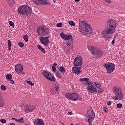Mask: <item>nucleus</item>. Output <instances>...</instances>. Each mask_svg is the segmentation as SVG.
Here are the masks:
<instances>
[{
  "instance_id": "obj_1",
  "label": "nucleus",
  "mask_w": 125,
  "mask_h": 125,
  "mask_svg": "<svg viewBox=\"0 0 125 125\" xmlns=\"http://www.w3.org/2000/svg\"><path fill=\"white\" fill-rule=\"evenodd\" d=\"M118 26V22L115 20L108 19L105 24V29L101 32L103 37L115 33V29Z\"/></svg>"
},
{
  "instance_id": "obj_2",
  "label": "nucleus",
  "mask_w": 125,
  "mask_h": 125,
  "mask_svg": "<svg viewBox=\"0 0 125 125\" xmlns=\"http://www.w3.org/2000/svg\"><path fill=\"white\" fill-rule=\"evenodd\" d=\"M91 26L89 24L86 23L85 21H81L79 22V32L82 35H85L86 33L91 32Z\"/></svg>"
},
{
  "instance_id": "obj_3",
  "label": "nucleus",
  "mask_w": 125,
  "mask_h": 125,
  "mask_svg": "<svg viewBox=\"0 0 125 125\" xmlns=\"http://www.w3.org/2000/svg\"><path fill=\"white\" fill-rule=\"evenodd\" d=\"M88 92L90 93H102L103 90L101 89V84L95 82L94 85L88 86L87 88ZM98 89H101L98 91Z\"/></svg>"
},
{
  "instance_id": "obj_4",
  "label": "nucleus",
  "mask_w": 125,
  "mask_h": 125,
  "mask_svg": "<svg viewBox=\"0 0 125 125\" xmlns=\"http://www.w3.org/2000/svg\"><path fill=\"white\" fill-rule=\"evenodd\" d=\"M18 12L21 15H25V14H31L32 11L30 6L27 5H22L19 8Z\"/></svg>"
},
{
  "instance_id": "obj_5",
  "label": "nucleus",
  "mask_w": 125,
  "mask_h": 125,
  "mask_svg": "<svg viewBox=\"0 0 125 125\" xmlns=\"http://www.w3.org/2000/svg\"><path fill=\"white\" fill-rule=\"evenodd\" d=\"M37 31L39 36H46L49 32V28L46 27L40 26L38 29H37Z\"/></svg>"
},
{
  "instance_id": "obj_6",
  "label": "nucleus",
  "mask_w": 125,
  "mask_h": 125,
  "mask_svg": "<svg viewBox=\"0 0 125 125\" xmlns=\"http://www.w3.org/2000/svg\"><path fill=\"white\" fill-rule=\"evenodd\" d=\"M66 98L69 99V100H72V101H77V100H80V96L79 94L76 93H68L65 94Z\"/></svg>"
},
{
  "instance_id": "obj_7",
  "label": "nucleus",
  "mask_w": 125,
  "mask_h": 125,
  "mask_svg": "<svg viewBox=\"0 0 125 125\" xmlns=\"http://www.w3.org/2000/svg\"><path fill=\"white\" fill-rule=\"evenodd\" d=\"M95 118V114L94 112L92 111V109H89L87 112V120L88 121V125H92V121L94 120Z\"/></svg>"
},
{
  "instance_id": "obj_8",
  "label": "nucleus",
  "mask_w": 125,
  "mask_h": 125,
  "mask_svg": "<svg viewBox=\"0 0 125 125\" xmlns=\"http://www.w3.org/2000/svg\"><path fill=\"white\" fill-rule=\"evenodd\" d=\"M88 50L91 51V53L92 54H93V55H98V56H103V52L100 50V49L96 48V47H94L91 46H89Z\"/></svg>"
},
{
  "instance_id": "obj_9",
  "label": "nucleus",
  "mask_w": 125,
  "mask_h": 125,
  "mask_svg": "<svg viewBox=\"0 0 125 125\" xmlns=\"http://www.w3.org/2000/svg\"><path fill=\"white\" fill-rule=\"evenodd\" d=\"M42 74L43 75L44 77L47 79V80H48L49 81H50L51 82H56V79H55V77L51 73L46 71V70H43L42 72Z\"/></svg>"
},
{
  "instance_id": "obj_10",
  "label": "nucleus",
  "mask_w": 125,
  "mask_h": 125,
  "mask_svg": "<svg viewBox=\"0 0 125 125\" xmlns=\"http://www.w3.org/2000/svg\"><path fill=\"white\" fill-rule=\"evenodd\" d=\"M104 66L106 68L108 74H111L112 72H113L116 68V65L112 62H107L106 64H104Z\"/></svg>"
},
{
  "instance_id": "obj_11",
  "label": "nucleus",
  "mask_w": 125,
  "mask_h": 125,
  "mask_svg": "<svg viewBox=\"0 0 125 125\" xmlns=\"http://www.w3.org/2000/svg\"><path fill=\"white\" fill-rule=\"evenodd\" d=\"M113 92L115 96L118 97L119 100H122L124 98V94L120 88L118 87H115Z\"/></svg>"
},
{
  "instance_id": "obj_12",
  "label": "nucleus",
  "mask_w": 125,
  "mask_h": 125,
  "mask_svg": "<svg viewBox=\"0 0 125 125\" xmlns=\"http://www.w3.org/2000/svg\"><path fill=\"white\" fill-rule=\"evenodd\" d=\"M74 66L78 67L83 65V58L82 57H77L74 60Z\"/></svg>"
},
{
  "instance_id": "obj_13",
  "label": "nucleus",
  "mask_w": 125,
  "mask_h": 125,
  "mask_svg": "<svg viewBox=\"0 0 125 125\" xmlns=\"http://www.w3.org/2000/svg\"><path fill=\"white\" fill-rule=\"evenodd\" d=\"M59 88H60L59 84H53L51 89L50 90V91L51 93H52L53 94H56L57 93H58V90H59Z\"/></svg>"
},
{
  "instance_id": "obj_14",
  "label": "nucleus",
  "mask_w": 125,
  "mask_h": 125,
  "mask_svg": "<svg viewBox=\"0 0 125 125\" xmlns=\"http://www.w3.org/2000/svg\"><path fill=\"white\" fill-rule=\"evenodd\" d=\"M25 112L29 113V112H33L34 110H36V106L35 105H26L25 106Z\"/></svg>"
},
{
  "instance_id": "obj_15",
  "label": "nucleus",
  "mask_w": 125,
  "mask_h": 125,
  "mask_svg": "<svg viewBox=\"0 0 125 125\" xmlns=\"http://www.w3.org/2000/svg\"><path fill=\"white\" fill-rule=\"evenodd\" d=\"M60 36L61 38H62V39L65 40V41L71 40V39L73 38V36L70 34H64V33L63 32L60 34Z\"/></svg>"
},
{
  "instance_id": "obj_16",
  "label": "nucleus",
  "mask_w": 125,
  "mask_h": 125,
  "mask_svg": "<svg viewBox=\"0 0 125 125\" xmlns=\"http://www.w3.org/2000/svg\"><path fill=\"white\" fill-rule=\"evenodd\" d=\"M39 39L41 43L44 44V45H45V46H46V45L49 43V40H46L45 37H40Z\"/></svg>"
},
{
  "instance_id": "obj_17",
  "label": "nucleus",
  "mask_w": 125,
  "mask_h": 125,
  "mask_svg": "<svg viewBox=\"0 0 125 125\" xmlns=\"http://www.w3.org/2000/svg\"><path fill=\"white\" fill-rule=\"evenodd\" d=\"M81 70H82V67H76L74 66L72 68L73 73H75L76 75H80L81 74Z\"/></svg>"
},
{
  "instance_id": "obj_18",
  "label": "nucleus",
  "mask_w": 125,
  "mask_h": 125,
  "mask_svg": "<svg viewBox=\"0 0 125 125\" xmlns=\"http://www.w3.org/2000/svg\"><path fill=\"white\" fill-rule=\"evenodd\" d=\"M15 71L18 73H21L23 71V66L21 64H17L15 65Z\"/></svg>"
},
{
  "instance_id": "obj_19",
  "label": "nucleus",
  "mask_w": 125,
  "mask_h": 125,
  "mask_svg": "<svg viewBox=\"0 0 125 125\" xmlns=\"http://www.w3.org/2000/svg\"><path fill=\"white\" fill-rule=\"evenodd\" d=\"M34 124L35 125H44V122H43V120L41 119H35L34 120Z\"/></svg>"
},
{
  "instance_id": "obj_20",
  "label": "nucleus",
  "mask_w": 125,
  "mask_h": 125,
  "mask_svg": "<svg viewBox=\"0 0 125 125\" xmlns=\"http://www.w3.org/2000/svg\"><path fill=\"white\" fill-rule=\"evenodd\" d=\"M34 1L37 4H47L46 0H34Z\"/></svg>"
},
{
  "instance_id": "obj_21",
  "label": "nucleus",
  "mask_w": 125,
  "mask_h": 125,
  "mask_svg": "<svg viewBox=\"0 0 125 125\" xmlns=\"http://www.w3.org/2000/svg\"><path fill=\"white\" fill-rule=\"evenodd\" d=\"M79 81L80 82H87L85 83H84V84L85 85H89V86H90V84L89 83V78H81Z\"/></svg>"
},
{
  "instance_id": "obj_22",
  "label": "nucleus",
  "mask_w": 125,
  "mask_h": 125,
  "mask_svg": "<svg viewBox=\"0 0 125 125\" xmlns=\"http://www.w3.org/2000/svg\"><path fill=\"white\" fill-rule=\"evenodd\" d=\"M4 106V99H3V96L0 92V107H2Z\"/></svg>"
},
{
  "instance_id": "obj_23",
  "label": "nucleus",
  "mask_w": 125,
  "mask_h": 125,
  "mask_svg": "<svg viewBox=\"0 0 125 125\" xmlns=\"http://www.w3.org/2000/svg\"><path fill=\"white\" fill-rule=\"evenodd\" d=\"M59 70L62 74H65L66 72V69L64 68V66H60L59 67Z\"/></svg>"
},
{
  "instance_id": "obj_24",
  "label": "nucleus",
  "mask_w": 125,
  "mask_h": 125,
  "mask_svg": "<svg viewBox=\"0 0 125 125\" xmlns=\"http://www.w3.org/2000/svg\"><path fill=\"white\" fill-rule=\"evenodd\" d=\"M15 121L17 122V123H20V124H23V123H24V119H23V117H21L20 119H15Z\"/></svg>"
},
{
  "instance_id": "obj_25",
  "label": "nucleus",
  "mask_w": 125,
  "mask_h": 125,
  "mask_svg": "<svg viewBox=\"0 0 125 125\" xmlns=\"http://www.w3.org/2000/svg\"><path fill=\"white\" fill-rule=\"evenodd\" d=\"M7 2L10 5H13L15 3V1L14 0H8Z\"/></svg>"
},
{
  "instance_id": "obj_26",
  "label": "nucleus",
  "mask_w": 125,
  "mask_h": 125,
  "mask_svg": "<svg viewBox=\"0 0 125 125\" xmlns=\"http://www.w3.org/2000/svg\"><path fill=\"white\" fill-rule=\"evenodd\" d=\"M56 76L57 78H58V79H61V78L62 77V75H61L60 72H59V71H57L56 73Z\"/></svg>"
},
{
  "instance_id": "obj_27",
  "label": "nucleus",
  "mask_w": 125,
  "mask_h": 125,
  "mask_svg": "<svg viewBox=\"0 0 125 125\" xmlns=\"http://www.w3.org/2000/svg\"><path fill=\"white\" fill-rule=\"evenodd\" d=\"M8 49L9 50H11V41L10 40L8 41Z\"/></svg>"
},
{
  "instance_id": "obj_28",
  "label": "nucleus",
  "mask_w": 125,
  "mask_h": 125,
  "mask_svg": "<svg viewBox=\"0 0 125 125\" xmlns=\"http://www.w3.org/2000/svg\"><path fill=\"white\" fill-rule=\"evenodd\" d=\"M57 65V63H55L52 66V69L53 71H54V72H55V71H56V66Z\"/></svg>"
},
{
  "instance_id": "obj_29",
  "label": "nucleus",
  "mask_w": 125,
  "mask_h": 125,
  "mask_svg": "<svg viewBox=\"0 0 125 125\" xmlns=\"http://www.w3.org/2000/svg\"><path fill=\"white\" fill-rule=\"evenodd\" d=\"M23 40L25 41L26 42H27L29 40V37H28V35H25L23 36Z\"/></svg>"
},
{
  "instance_id": "obj_30",
  "label": "nucleus",
  "mask_w": 125,
  "mask_h": 125,
  "mask_svg": "<svg viewBox=\"0 0 125 125\" xmlns=\"http://www.w3.org/2000/svg\"><path fill=\"white\" fill-rule=\"evenodd\" d=\"M6 78L7 80H11L12 79V75H11V74H8L6 76Z\"/></svg>"
},
{
  "instance_id": "obj_31",
  "label": "nucleus",
  "mask_w": 125,
  "mask_h": 125,
  "mask_svg": "<svg viewBox=\"0 0 125 125\" xmlns=\"http://www.w3.org/2000/svg\"><path fill=\"white\" fill-rule=\"evenodd\" d=\"M0 88L3 91H5V90H6V87L5 86H4V85H1Z\"/></svg>"
},
{
  "instance_id": "obj_32",
  "label": "nucleus",
  "mask_w": 125,
  "mask_h": 125,
  "mask_svg": "<svg viewBox=\"0 0 125 125\" xmlns=\"http://www.w3.org/2000/svg\"><path fill=\"white\" fill-rule=\"evenodd\" d=\"M9 24L11 27H12V28H14L15 25H14V22H12V21H10L9 22Z\"/></svg>"
},
{
  "instance_id": "obj_33",
  "label": "nucleus",
  "mask_w": 125,
  "mask_h": 125,
  "mask_svg": "<svg viewBox=\"0 0 125 125\" xmlns=\"http://www.w3.org/2000/svg\"><path fill=\"white\" fill-rule=\"evenodd\" d=\"M57 27H58L59 28H62V27H63V24H62V23H59L57 24Z\"/></svg>"
},
{
  "instance_id": "obj_34",
  "label": "nucleus",
  "mask_w": 125,
  "mask_h": 125,
  "mask_svg": "<svg viewBox=\"0 0 125 125\" xmlns=\"http://www.w3.org/2000/svg\"><path fill=\"white\" fill-rule=\"evenodd\" d=\"M69 25H71V26H75L76 23L73 21H70L69 22Z\"/></svg>"
},
{
  "instance_id": "obj_35",
  "label": "nucleus",
  "mask_w": 125,
  "mask_h": 125,
  "mask_svg": "<svg viewBox=\"0 0 125 125\" xmlns=\"http://www.w3.org/2000/svg\"><path fill=\"white\" fill-rule=\"evenodd\" d=\"M18 45H19V46H20V47H24V43L19 42L18 43Z\"/></svg>"
},
{
  "instance_id": "obj_36",
  "label": "nucleus",
  "mask_w": 125,
  "mask_h": 125,
  "mask_svg": "<svg viewBox=\"0 0 125 125\" xmlns=\"http://www.w3.org/2000/svg\"><path fill=\"white\" fill-rule=\"evenodd\" d=\"M27 83H28V84H30V85L33 86L34 85V83H32V82L30 81H26Z\"/></svg>"
},
{
  "instance_id": "obj_37",
  "label": "nucleus",
  "mask_w": 125,
  "mask_h": 125,
  "mask_svg": "<svg viewBox=\"0 0 125 125\" xmlns=\"http://www.w3.org/2000/svg\"><path fill=\"white\" fill-rule=\"evenodd\" d=\"M0 122L2 123V124H6V120H5V119H0Z\"/></svg>"
},
{
  "instance_id": "obj_38",
  "label": "nucleus",
  "mask_w": 125,
  "mask_h": 125,
  "mask_svg": "<svg viewBox=\"0 0 125 125\" xmlns=\"http://www.w3.org/2000/svg\"><path fill=\"white\" fill-rule=\"evenodd\" d=\"M117 108H121L123 107V104H117Z\"/></svg>"
},
{
  "instance_id": "obj_39",
  "label": "nucleus",
  "mask_w": 125,
  "mask_h": 125,
  "mask_svg": "<svg viewBox=\"0 0 125 125\" xmlns=\"http://www.w3.org/2000/svg\"><path fill=\"white\" fill-rule=\"evenodd\" d=\"M103 37H104V39L105 41H108V40H109V39H110V37H108V36L106 37V36H104Z\"/></svg>"
},
{
  "instance_id": "obj_40",
  "label": "nucleus",
  "mask_w": 125,
  "mask_h": 125,
  "mask_svg": "<svg viewBox=\"0 0 125 125\" xmlns=\"http://www.w3.org/2000/svg\"><path fill=\"white\" fill-rule=\"evenodd\" d=\"M112 98L114 99V100H118V99H119V97L116 96L112 97Z\"/></svg>"
},
{
  "instance_id": "obj_41",
  "label": "nucleus",
  "mask_w": 125,
  "mask_h": 125,
  "mask_svg": "<svg viewBox=\"0 0 125 125\" xmlns=\"http://www.w3.org/2000/svg\"><path fill=\"white\" fill-rule=\"evenodd\" d=\"M38 49H40L41 50L42 48V47L41 45H38L37 46Z\"/></svg>"
},
{
  "instance_id": "obj_42",
  "label": "nucleus",
  "mask_w": 125,
  "mask_h": 125,
  "mask_svg": "<svg viewBox=\"0 0 125 125\" xmlns=\"http://www.w3.org/2000/svg\"><path fill=\"white\" fill-rule=\"evenodd\" d=\"M42 52L43 53H45L46 51H45V50L43 48H42L41 49Z\"/></svg>"
},
{
  "instance_id": "obj_43",
  "label": "nucleus",
  "mask_w": 125,
  "mask_h": 125,
  "mask_svg": "<svg viewBox=\"0 0 125 125\" xmlns=\"http://www.w3.org/2000/svg\"><path fill=\"white\" fill-rule=\"evenodd\" d=\"M42 52L43 53H45L46 51H45V50L43 48H42L41 49Z\"/></svg>"
},
{
  "instance_id": "obj_44",
  "label": "nucleus",
  "mask_w": 125,
  "mask_h": 125,
  "mask_svg": "<svg viewBox=\"0 0 125 125\" xmlns=\"http://www.w3.org/2000/svg\"><path fill=\"white\" fill-rule=\"evenodd\" d=\"M104 110L105 113H107V112H108V109H107V107H104Z\"/></svg>"
},
{
  "instance_id": "obj_45",
  "label": "nucleus",
  "mask_w": 125,
  "mask_h": 125,
  "mask_svg": "<svg viewBox=\"0 0 125 125\" xmlns=\"http://www.w3.org/2000/svg\"><path fill=\"white\" fill-rule=\"evenodd\" d=\"M10 83H12V84H14V83H15V82H14V81L13 80H10Z\"/></svg>"
},
{
  "instance_id": "obj_46",
  "label": "nucleus",
  "mask_w": 125,
  "mask_h": 125,
  "mask_svg": "<svg viewBox=\"0 0 125 125\" xmlns=\"http://www.w3.org/2000/svg\"><path fill=\"white\" fill-rule=\"evenodd\" d=\"M111 104H112V102L111 101H109L107 102V105L108 106H110V105H111Z\"/></svg>"
},
{
  "instance_id": "obj_47",
  "label": "nucleus",
  "mask_w": 125,
  "mask_h": 125,
  "mask_svg": "<svg viewBox=\"0 0 125 125\" xmlns=\"http://www.w3.org/2000/svg\"><path fill=\"white\" fill-rule=\"evenodd\" d=\"M115 44V39H113L111 42V44Z\"/></svg>"
},
{
  "instance_id": "obj_48",
  "label": "nucleus",
  "mask_w": 125,
  "mask_h": 125,
  "mask_svg": "<svg viewBox=\"0 0 125 125\" xmlns=\"http://www.w3.org/2000/svg\"><path fill=\"white\" fill-rule=\"evenodd\" d=\"M106 2H108V3H110L111 0H106Z\"/></svg>"
},
{
  "instance_id": "obj_49",
  "label": "nucleus",
  "mask_w": 125,
  "mask_h": 125,
  "mask_svg": "<svg viewBox=\"0 0 125 125\" xmlns=\"http://www.w3.org/2000/svg\"><path fill=\"white\" fill-rule=\"evenodd\" d=\"M45 38L46 41H49V40H48V39H49V37L47 36V37H45Z\"/></svg>"
},
{
  "instance_id": "obj_50",
  "label": "nucleus",
  "mask_w": 125,
  "mask_h": 125,
  "mask_svg": "<svg viewBox=\"0 0 125 125\" xmlns=\"http://www.w3.org/2000/svg\"><path fill=\"white\" fill-rule=\"evenodd\" d=\"M68 114H69V115H73V112L69 111Z\"/></svg>"
},
{
  "instance_id": "obj_51",
  "label": "nucleus",
  "mask_w": 125,
  "mask_h": 125,
  "mask_svg": "<svg viewBox=\"0 0 125 125\" xmlns=\"http://www.w3.org/2000/svg\"><path fill=\"white\" fill-rule=\"evenodd\" d=\"M71 43H72V42H68L66 43V45H71Z\"/></svg>"
},
{
  "instance_id": "obj_52",
  "label": "nucleus",
  "mask_w": 125,
  "mask_h": 125,
  "mask_svg": "<svg viewBox=\"0 0 125 125\" xmlns=\"http://www.w3.org/2000/svg\"><path fill=\"white\" fill-rule=\"evenodd\" d=\"M88 82L90 84V85H91V84H93V83H91V82H90V81H88Z\"/></svg>"
},
{
  "instance_id": "obj_53",
  "label": "nucleus",
  "mask_w": 125,
  "mask_h": 125,
  "mask_svg": "<svg viewBox=\"0 0 125 125\" xmlns=\"http://www.w3.org/2000/svg\"><path fill=\"white\" fill-rule=\"evenodd\" d=\"M8 125H16L14 123H10Z\"/></svg>"
},
{
  "instance_id": "obj_54",
  "label": "nucleus",
  "mask_w": 125,
  "mask_h": 125,
  "mask_svg": "<svg viewBox=\"0 0 125 125\" xmlns=\"http://www.w3.org/2000/svg\"><path fill=\"white\" fill-rule=\"evenodd\" d=\"M76 2H78V1H80V0H75Z\"/></svg>"
},
{
  "instance_id": "obj_55",
  "label": "nucleus",
  "mask_w": 125,
  "mask_h": 125,
  "mask_svg": "<svg viewBox=\"0 0 125 125\" xmlns=\"http://www.w3.org/2000/svg\"><path fill=\"white\" fill-rule=\"evenodd\" d=\"M15 119H16V118H12V120H14L15 121Z\"/></svg>"
},
{
  "instance_id": "obj_56",
  "label": "nucleus",
  "mask_w": 125,
  "mask_h": 125,
  "mask_svg": "<svg viewBox=\"0 0 125 125\" xmlns=\"http://www.w3.org/2000/svg\"><path fill=\"white\" fill-rule=\"evenodd\" d=\"M70 125H74V124H70Z\"/></svg>"
},
{
  "instance_id": "obj_57",
  "label": "nucleus",
  "mask_w": 125,
  "mask_h": 125,
  "mask_svg": "<svg viewBox=\"0 0 125 125\" xmlns=\"http://www.w3.org/2000/svg\"><path fill=\"white\" fill-rule=\"evenodd\" d=\"M54 2H55V0H54Z\"/></svg>"
}]
</instances>
